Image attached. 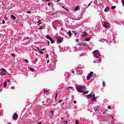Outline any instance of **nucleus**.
Instances as JSON below:
<instances>
[{
    "instance_id": "37",
    "label": "nucleus",
    "mask_w": 124,
    "mask_h": 124,
    "mask_svg": "<svg viewBox=\"0 0 124 124\" xmlns=\"http://www.w3.org/2000/svg\"><path fill=\"white\" fill-rule=\"evenodd\" d=\"M39 53H42V54H43V52L42 51H40Z\"/></svg>"
},
{
    "instance_id": "13",
    "label": "nucleus",
    "mask_w": 124,
    "mask_h": 124,
    "mask_svg": "<svg viewBox=\"0 0 124 124\" xmlns=\"http://www.w3.org/2000/svg\"><path fill=\"white\" fill-rule=\"evenodd\" d=\"M90 95L92 96V97H95V95L93 92L91 93Z\"/></svg>"
},
{
    "instance_id": "59",
    "label": "nucleus",
    "mask_w": 124,
    "mask_h": 124,
    "mask_svg": "<svg viewBox=\"0 0 124 124\" xmlns=\"http://www.w3.org/2000/svg\"><path fill=\"white\" fill-rule=\"evenodd\" d=\"M47 9V8H46V10H43V11H46V10Z\"/></svg>"
},
{
    "instance_id": "43",
    "label": "nucleus",
    "mask_w": 124,
    "mask_h": 124,
    "mask_svg": "<svg viewBox=\"0 0 124 124\" xmlns=\"http://www.w3.org/2000/svg\"><path fill=\"white\" fill-rule=\"evenodd\" d=\"M52 39L51 38V37H50V38L49 39V40H52Z\"/></svg>"
},
{
    "instance_id": "61",
    "label": "nucleus",
    "mask_w": 124,
    "mask_h": 124,
    "mask_svg": "<svg viewBox=\"0 0 124 124\" xmlns=\"http://www.w3.org/2000/svg\"><path fill=\"white\" fill-rule=\"evenodd\" d=\"M105 111L104 112H103V114H105Z\"/></svg>"
},
{
    "instance_id": "35",
    "label": "nucleus",
    "mask_w": 124,
    "mask_h": 124,
    "mask_svg": "<svg viewBox=\"0 0 124 124\" xmlns=\"http://www.w3.org/2000/svg\"><path fill=\"white\" fill-rule=\"evenodd\" d=\"M2 23H3V24H4L5 23V21L4 20H3L2 21Z\"/></svg>"
},
{
    "instance_id": "52",
    "label": "nucleus",
    "mask_w": 124,
    "mask_h": 124,
    "mask_svg": "<svg viewBox=\"0 0 124 124\" xmlns=\"http://www.w3.org/2000/svg\"><path fill=\"white\" fill-rule=\"evenodd\" d=\"M49 62V60H47V63H48Z\"/></svg>"
},
{
    "instance_id": "48",
    "label": "nucleus",
    "mask_w": 124,
    "mask_h": 124,
    "mask_svg": "<svg viewBox=\"0 0 124 124\" xmlns=\"http://www.w3.org/2000/svg\"><path fill=\"white\" fill-rule=\"evenodd\" d=\"M82 44L84 46H85V44L84 43H82Z\"/></svg>"
},
{
    "instance_id": "45",
    "label": "nucleus",
    "mask_w": 124,
    "mask_h": 124,
    "mask_svg": "<svg viewBox=\"0 0 124 124\" xmlns=\"http://www.w3.org/2000/svg\"><path fill=\"white\" fill-rule=\"evenodd\" d=\"M79 6H77L75 8H79Z\"/></svg>"
},
{
    "instance_id": "49",
    "label": "nucleus",
    "mask_w": 124,
    "mask_h": 124,
    "mask_svg": "<svg viewBox=\"0 0 124 124\" xmlns=\"http://www.w3.org/2000/svg\"><path fill=\"white\" fill-rule=\"evenodd\" d=\"M49 43H50V42L49 41H48V45H49Z\"/></svg>"
},
{
    "instance_id": "22",
    "label": "nucleus",
    "mask_w": 124,
    "mask_h": 124,
    "mask_svg": "<svg viewBox=\"0 0 124 124\" xmlns=\"http://www.w3.org/2000/svg\"><path fill=\"white\" fill-rule=\"evenodd\" d=\"M79 122L78 120H77L76 121V124H78Z\"/></svg>"
},
{
    "instance_id": "60",
    "label": "nucleus",
    "mask_w": 124,
    "mask_h": 124,
    "mask_svg": "<svg viewBox=\"0 0 124 124\" xmlns=\"http://www.w3.org/2000/svg\"><path fill=\"white\" fill-rule=\"evenodd\" d=\"M2 91V89H0V92Z\"/></svg>"
},
{
    "instance_id": "10",
    "label": "nucleus",
    "mask_w": 124,
    "mask_h": 124,
    "mask_svg": "<svg viewBox=\"0 0 124 124\" xmlns=\"http://www.w3.org/2000/svg\"><path fill=\"white\" fill-rule=\"evenodd\" d=\"M11 18L13 19L14 20H15L16 19V17L14 16L13 15L11 14Z\"/></svg>"
},
{
    "instance_id": "39",
    "label": "nucleus",
    "mask_w": 124,
    "mask_h": 124,
    "mask_svg": "<svg viewBox=\"0 0 124 124\" xmlns=\"http://www.w3.org/2000/svg\"><path fill=\"white\" fill-rule=\"evenodd\" d=\"M11 55L13 56H14L15 55V54H11Z\"/></svg>"
},
{
    "instance_id": "7",
    "label": "nucleus",
    "mask_w": 124,
    "mask_h": 124,
    "mask_svg": "<svg viewBox=\"0 0 124 124\" xmlns=\"http://www.w3.org/2000/svg\"><path fill=\"white\" fill-rule=\"evenodd\" d=\"M44 94H45L46 95H48L50 94V93L48 91L46 90H44Z\"/></svg>"
},
{
    "instance_id": "42",
    "label": "nucleus",
    "mask_w": 124,
    "mask_h": 124,
    "mask_svg": "<svg viewBox=\"0 0 124 124\" xmlns=\"http://www.w3.org/2000/svg\"><path fill=\"white\" fill-rule=\"evenodd\" d=\"M51 3H48V5L49 6H50V5L51 4Z\"/></svg>"
},
{
    "instance_id": "1",
    "label": "nucleus",
    "mask_w": 124,
    "mask_h": 124,
    "mask_svg": "<svg viewBox=\"0 0 124 124\" xmlns=\"http://www.w3.org/2000/svg\"><path fill=\"white\" fill-rule=\"evenodd\" d=\"M76 88L77 91L81 93H82L86 89V87L84 86H77Z\"/></svg>"
},
{
    "instance_id": "20",
    "label": "nucleus",
    "mask_w": 124,
    "mask_h": 124,
    "mask_svg": "<svg viewBox=\"0 0 124 124\" xmlns=\"http://www.w3.org/2000/svg\"><path fill=\"white\" fill-rule=\"evenodd\" d=\"M50 36H48V35H47L46 36V38L47 39H50Z\"/></svg>"
},
{
    "instance_id": "44",
    "label": "nucleus",
    "mask_w": 124,
    "mask_h": 124,
    "mask_svg": "<svg viewBox=\"0 0 124 124\" xmlns=\"http://www.w3.org/2000/svg\"><path fill=\"white\" fill-rule=\"evenodd\" d=\"M62 100H60L59 101V102H62Z\"/></svg>"
},
{
    "instance_id": "56",
    "label": "nucleus",
    "mask_w": 124,
    "mask_h": 124,
    "mask_svg": "<svg viewBox=\"0 0 124 124\" xmlns=\"http://www.w3.org/2000/svg\"><path fill=\"white\" fill-rule=\"evenodd\" d=\"M41 124V122H39L38 124Z\"/></svg>"
},
{
    "instance_id": "3",
    "label": "nucleus",
    "mask_w": 124,
    "mask_h": 124,
    "mask_svg": "<svg viewBox=\"0 0 124 124\" xmlns=\"http://www.w3.org/2000/svg\"><path fill=\"white\" fill-rule=\"evenodd\" d=\"M93 72H91L88 75L87 77V80H88L90 78H91L93 76Z\"/></svg>"
},
{
    "instance_id": "26",
    "label": "nucleus",
    "mask_w": 124,
    "mask_h": 124,
    "mask_svg": "<svg viewBox=\"0 0 124 124\" xmlns=\"http://www.w3.org/2000/svg\"><path fill=\"white\" fill-rule=\"evenodd\" d=\"M79 8H75L74 9L75 11H77L79 10Z\"/></svg>"
},
{
    "instance_id": "23",
    "label": "nucleus",
    "mask_w": 124,
    "mask_h": 124,
    "mask_svg": "<svg viewBox=\"0 0 124 124\" xmlns=\"http://www.w3.org/2000/svg\"><path fill=\"white\" fill-rule=\"evenodd\" d=\"M103 85L104 87L105 86V83L104 82H103Z\"/></svg>"
},
{
    "instance_id": "63",
    "label": "nucleus",
    "mask_w": 124,
    "mask_h": 124,
    "mask_svg": "<svg viewBox=\"0 0 124 124\" xmlns=\"http://www.w3.org/2000/svg\"><path fill=\"white\" fill-rule=\"evenodd\" d=\"M66 124L68 123V122L67 121H66Z\"/></svg>"
},
{
    "instance_id": "46",
    "label": "nucleus",
    "mask_w": 124,
    "mask_h": 124,
    "mask_svg": "<svg viewBox=\"0 0 124 124\" xmlns=\"http://www.w3.org/2000/svg\"><path fill=\"white\" fill-rule=\"evenodd\" d=\"M64 9H65V10H67L68 11H69V10L68 9H67L66 8H64Z\"/></svg>"
},
{
    "instance_id": "21",
    "label": "nucleus",
    "mask_w": 124,
    "mask_h": 124,
    "mask_svg": "<svg viewBox=\"0 0 124 124\" xmlns=\"http://www.w3.org/2000/svg\"><path fill=\"white\" fill-rule=\"evenodd\" d=\"M50 41L51 42L52 44H53V43H54V41L53 39L51 40Z\"/></svg>"
},
{
    "instance_id": "25",
    "label": "nucleus",
    "mask_w": 124,
    "mask_h": 124,
    "mask_svg": "<svg viewBox=\"0 0 124 124\" xmlns=\"http://www.w3.org/2000/svg\"><path fill=\"white\" fill-rule=\"evenodd\" d=\"M53 111H51L50 112V113L52 115V116L53 115Z\"/></svg>"
},
{
    "instance_id": "29",
    "label": "nucleus",
    "mask_w": 124,
    "mask_h": 124,
    "mask_svg": "<svg viewBox=\"0 0 124 124\" xmlns=\"http://www.w3.org/2000/svg\"><path fill=\"white\" fill-rule=\"evenodd\" d=\"M2 70H3V71H6V70L5 69H4L3 68H2Z\"/></svg>"
},
{
    "instance_id": "2",
    "label": "nucleus",
    "mask_w": 124,
    "mask_h": 124,
    "mask_svg": "<svg viewBox=\"0 0 124 124\" xmlns=\"http://www.w3.org/2000/svg\"><path fill=\"white\" fill-rule=\"evenodd\" d=\"M94 57L96 58H98L100 56L99 52L97 50H95L93 52Z\"/></svg>"
},
{
    "instance_id": "6",
    "label": "nucleus",
    "mask_w": 124,
    "mask_h": 124,
    "mask_svg": "<svg viewBox=\"0 0 124 124\" xmlns=\"http://www.w3.org/2000/svg\"><path fill=\"white\" fill-rule=\"evenodd\" d=\"M103 25L104 27L106 28H107L108 27V23L106 22H104L103 24Z\"/></svg>"
},
{
    "instance_id": "19",
    "label": "nucleus",
    "mask_w": 124,
    "mask_h": 124,
    "mask_svg": "<svg viewBox=\"0 0 124 124\" xmlns=\"http://www.w3.org/2000/svg\"><path fill=\"white\" fill-rule=\"evenodd\" d=\"M99 107H98L96 108V109H95V111L96 112H97V111H99Z\"/></svg>"
},
{
    "instance_id": "57",
    "label": "nucleus",
    "mask_w": 124,
    "mask_h": 124,
    "mask_svg": "<svg viewBox=\"0 0 124 124\" xmlns=\"http://www.w3.org/2000/svg\"><path fill=\"white\" fill-rule=\"evenodd\" d=\"M63 28H61V30H63Z\"/></svg>"
},
{
    "instance_id": "54",
    "label": "nucleus",
    "mask_w": 124,
    "mask_h": 124,
    "mask_svg": "<svg viewBox=\"0 0 124 124\" xmlns=\"http://www.w3.org/2000/svg\"><path fill=\"white\" fill-rule=\"evenodd\" d=\"M14 86L12 87H11V89H14Z\"/></svg>"
},
{
    "instance_id": "31",
    "label": "nucleus",
    "mask_w": 124,
    "mask_h": 124,
    "mask_svg": "<svg viewBox=\"0 0 124 124\" xmlns=\"http://www.w3.org/2000/svg\"><path fill=\"white\" fill-rule=\"evenodd\" d=\"M31 11H28L27 12V13H31Z\"/></svg>"
},
{
    "instance_id": "50",
    "label": "nucleus",
    "mask_w": 124,
    "mask_h": 124,
    "mask_svg": "<svg viewBox=\"0 0 124 124\" xmlns=\"http://www.w3.org/2000/svg\"><path fill=\"white\" fill-rule=\"evenodd\" d=\"M74 32V33H75V35H76V32Z\"/></svg>"
},
{
    "instance_id": "47",
    "label": "nucleus",
    "mask_w": 124,
    "mask_h": 124,
    "mask_svg": "<svg viewBox=\"0 0 124 124\" xmlns=\"http://www.w3.org/2000/svg\"><path fill=\"white\" fill-rule=\"evenodd\" d=\"M112 118L113 120L114 119V118L112 116Z\"/></svg>"
},
{
    "instance_id": "64",
    "label": "nucleus",
    "mask_w": 124,
    "mask_h": 124,
    "mask_svg": "<svg viewBox=\"0 0 124 124\" xmlns=\"http://www.w3.org/2000/svg\"><path fill=\"white\" fill-rule=\"evenodd\" d=\"M62 8H64V7L63 6H62Z\"/></svg>"
},
{
    "instance_id": "8",
    "label": "nucleus",
    "mask_w": 124,
    "mask_h": 124,
    "mask_svg": "<svg viewBox=\"0 0 124 124\" xmlns=\"http://www.w3.org/2000/svg\"><path fill=\"white\" fill-rule=\"evenodd\" d=\"M82 33L83 34H84L82 35V36L83 37L85 36L88 34L85 31H84V32H82Z\"/></svg>"
},
{
    "instance_id": "41",
    "label": "nucleus",
    "mask_w": 124,
    "mask_h": 124,
    "mask_svg": "<svg viewBox=\"0 0 124 124\" xmlns=\"http://www.w3.org/2000/svg\"><path fill=\"white\" fill-rule=\"evenodd\" d=\"M116 7L115 6H112L111 8H115Z\"/></svg>"
},
{
    "instance_id": "36",
    "label": "nucleus",
    "mask_w": 124,
    "mask_h": 124,
    "mask_svg": "<svg viewBox=\"0 0 124 124\" xmlns=\"http://www.w3.org/2000/svg\"><path fill=\"white\" fill-rule=\"evenodd\" d=\"M48 56H48V54H46V58H48Z\"/></svg>"
},
{
    "instance_id": "28",
    "label": "nucleus",
    "mask_w": 124,
    "mask_h": 124,
    "mask_svg": "<svg viewBox=\"0 0 124 124\" xmlns=\"http://www.w3.org/2000/svg\"><path fill=\"white\" fill-rule=\"evenodd\" d=\"M108 108L109 109H110L111 108V107L109 106H108Z\"/></svg>"
},
{
    "instance_id": "53",
    "label": "nucleus",
    "mask_w": 124,
    "mask_h": 124,
    "mask_svg": "<svg viewBox=\"0 0 124 124\" xmlns=\"http://www.w3.org/2000/svg\"><path fill=\"white\" fill-rule=\"evenodd\" d=\"M7 81L8 82H10V81L8 80H7Z\"/></svg>"
},
{
    "instance_id": "24",
    "label": "nucleus",
    "mask_w": 124,
    "mask_h": 124,
    "mask_svg": "<svg viewBox=\"0 0 124 124\" xmlns=\"http://www.w3.org/2000/svg\"><path fill=\"white\" fill-rule=\"evenodd\" d=\"M93 98L91 99V100L92 101H93L95 100L96 98H95V97H93Z\"/></svg>"
},
{
    "instance_id": "40",
    "label": "nucleus",
    "mask_w": 124,
    "mask_h": 124,
    "mask_svg": "<svg viewBox=\"0 0 124 124\" xmlns=\"http://www.w3.org/2000/svg\"><path fill=\"white\" fill-rule=\"evenodd\" d=\"M76 101H74L73 102V103H76Z\"/></svg>"
},
{
    "instance_id": "32",
    "label": "nucleus",
    "mask_w": 124,
    "mask_h": 124,
    "mask_svg": "<svg viewBox=\"0 0 124 124\" xmlns=\"http://www.w3.org/2000/svg\"><path fill=\"white\" fill-rule=\"evenodd\" d=\"M25 61L27 63H28V61L26 59H25Z\"/></svg>"
},
{
    "instance_id": "16",
    "label": "nucleus",
    "mask_w": 124,
    "mask_h": 124,
    "mask_svg": "<svg viewBox=\"0 0 124 124\" xmlns=\"http://www.w3.org/2000/svg\"><path fill=\"white\" fill-rule=\"evenodd\" d=\"M91 38V37L90 38H86L85 40V41H88L90 40V39Z\"/></svg>"
},
{
    "instance_id": "62",
    "label": "nucleus",
    "mask_w": 124,
    "mask_h": 124,
    "mask_svg": "<svg viewBox=\"0 0 124 124\" xmlns=\"http://www.w3.org/2000/svg\"><path fill=\"white\" fill-rule=\"evenodd\" d=\"M37 49H38V50H39V48L38 47H37Z\"/></svg>"
},
{
    "instance_id": "15",
    "label": "nucleus",
    "mask_w": 124,
    "mask_h": 124,
    "mask_svg": "<svg viewBox=\"0 0 124 124\" xmlns=\"http://www.w3.org/2000/svg\"><path fill=\"white\" fill-rule=\"evenodd\" d=\"M68 34L69 35V36L71 37L72 35L70 31H69L68 32Z\"/></svg>"
},
{
    "instance_id": "38",
    "label": "nucleus",
    "mask_w": 124,
    "mask_h": 124,
    "mask_svg": "<svg viewBox=\"0 0 124 124\" xmlns=\"http://www.w3.org/2000/svg\"><path fill=\"white\" fill-rule=\"evenodd\" d=\"M45 48H43V49H40V50H41V51H42V50H45Z\"/></svg>"
},
{
    "instance_id": "12",
    "label": "nucleus",
    "mask_w": 124,
    "mask_h": 124,
    "mask_svg": "<svg viewBox=\"0 0 124 124\" xmlns=\"http://www.w3.org/2000/svg\"><path fill=\"white\" fill-rule=\"evenodd\" d=\"M7 82L6 81H5L4 82V85L3 86L4 87H5L7 86Z\"/></svg>"
},
{
    "instance_id": "51",
    "label": "nucleus",
    "mask_w": 124,
    "mask_h": 124,
    "mask_svg": "<svg viewBox=\"0 0 124 124\" xmlns=\"http://www.w3.org/2000/svg\"><path fill=\"white\" fill-rule=\"evenodd\" d=\"M68 87V88H71V89H72V87H70V86H69V87Z\"/></svg>"
},
{
    "instance_id": "27",
    "label": "nucleus",
    "mask_w": 124,
    "mask_h": 124,
    "mask_svg": "<svg viewBox=\"0 0 124 124\" xmlns=\"http://www.w3.org/2000/svg\"><path fill=\"white\" fill-rule=\"evenodd\" d=\"M122 2L123 4V6H124V0H122Z\"/></svg>"
},
{
    "instance_id": "30",
    "label": "nucleus",
    "mask_w": 124,
    "mask_h": 124,
    "mask_svg": "<svg viewBox=\"0 0 124 124\" xmlns=\"http://www.w3.org/2000/svg\"><path fill=\"white\" fill-rule=\"evenodd\" d=\"M76 42H78L79 41V39H76Z\"/></svg>"
},
{
    "instance_id": "14",
    "label": "nucleus",
    "mask_w": 124,
    "mask_h": 124,
    "mask_svg": "<svg viewBox=\"0 0 124 124\" xmlns=\"http://www.w3.org/2000/svg\"><path fill=\"white\" fill-rule=\"evenodd\" d=\"M88 91H84L83 93V95H84L85 94H86L88 93Z\"/></svg>"
},
{
    "instance_id": "33",
    "label": "nucleus",
    "mask_w": 124,
    "mask_h": 124,
    "mask_svg": "<svg viewBox=\"0 0 124 124\" xmlns=\"http://www.w3.org/2000/svg\"><path fill=\"white\" fill-rule=\"evenodd\" d=\"M91 2H90L89 4L88 5V6H87V7L86 8H87L90 5V4H91Z\"/></svg>"
},
{
    "instance_id": "11",
    "label": "nucleus",
    "mask_w": 124,
    "mask_h": 124,
    "mask_svg": "<svg viewBox=\"0 0 124 124\" xmlns=\"http://www.w3.org/2000/svg\"><path fill=\"white\" fill-rule=\"evenodd\" d=\"M86 96L87 97L88 99L92 97V96H91L90 94L86 95Z\"/></svg>"
},
{
    "instance_id": "34",
    "label": "nucleus",
    "mask_w": 124,
    "mask_h": 124,
    "mask_svg": "<svg viewBox=\"0 0 124 124\" xmlns=\"http://www.w3.org/2000/svg\"><path fill=\"white\" fill-rule=\"evenodd\" d=\"M57 93H56V96H55V100L56 99V98H57Z\"/></svg>"
},
{
    "instance_id": "9",
    "label": "nucleus",
    "mask_w": 124,
    "mask_h": 124,
    "mask_svg": "<svg viewBox=\"0 0 124 124\" xmlns=\"http://www.w3.org/2000/svg\"><path fill=\"white\" fill-rule=\"evenodd\" d=\"M6 73L3 71H1L0 73V74L1 75H4L6 74Z\"/></svg>"
},
{
    "instance_id": "4",
    "label": "nucleus",
    "mask_w": 124,
    "mask_h": 124,
    "mask_svg": "<svg viewBox=\"0 0 124 124\" xmlns=\"http://www.w3.org/2000/svg\"><path fill=\"white\" fill-rule=\"evenodd\" d=\"M18 116L16 113H15L14 114L13 116V119L14 120H16L18 118Z\"/></svg>"
},
{
    "instance_id": "5",
    "label": "nucleus",
    "mask_w": 124,
    "mask_h": 124,
    "mask_svg": "<svg viewBox=\"0 0 124 124\" xmlns=\"http://www.w3.org/2000/svg\"><path fill=\"white\" fill-rule=\"evenodd\" d=\"M56 38L57 39V41L58 42V43H61L62 41L63 40V38Z\"/></svg>"
},
{
    "instance_id": "17",
    "label": "nucleus",
    "mask_w": 124,
    "mask_h": 124,
    "mask_svg": "<svg viewBox=\"0 0 124 124\" xmlns=\"http://www.w3.org/2000/svg\"><path fill=\"white\" fill-rule=\"evenodd\" d=\"M109 10V8H105L104 11L105 12H107Z\"/></svg>"
},
{
    "instance_id": "18",
    "label": "nucleus",
    "mask_w": 124,
    "mask_h": 124,
    "mask_svg": "<svg viewBox=\"0 0 124 124\" xmlns=\"http://www.w3.org/2000/svg\"><path fill=\"white\" fill-rule=\"evenodd\" d=\"M30 70H31L32 71H35L34 69L32 68H30Z\"/></svg>"
},
{
    "instance_id": "58",
    "label": "nucleus",
    "mask_w": 124,
    "mask_h": 124,
    "mask_svg": "<svg viewBox=\"0 0 124 124\" xmlns=\"http://www.w3.org/2000/svg\"><path fill=\"white\" fill-rule=\"evenodd\" d=\"M72 72L73 73H74V71L73 70L72 71Z\"/></svg>"
},
{
    "instance_id": "55",
    "label": "nucleus",
    "mask_w": 124,
    "mask_h": 124,
    "mask_svg": "<svg viewBox=\"0 0 124 124\" xmlns=\"http://www.w3.org/2000/svg\"><path fill=\"white\" fill-rule=\"evenodd\" d=\"M38 50H39V52H40V51H41V50H40V49Z\"/></svg>"
}]
</instances>
